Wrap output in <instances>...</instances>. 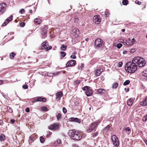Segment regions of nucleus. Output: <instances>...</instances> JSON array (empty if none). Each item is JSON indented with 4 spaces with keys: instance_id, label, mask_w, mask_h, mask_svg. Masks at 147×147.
I'll use <instances>...</instances> for the list:
<instances>
[{
    "instance_id": "nucleus-4",
    "label": "nucleus",
    "mask_w": 147,
    "mask_h": 147,
    "mask_svg": "<svg viewBox=\"0 0 147 147\" xmlns=\"http://www.w3.org/2000/svg\"><path fill=\"white\" fill-rule=\"evenodd\" d=\"M99 123L98 122H96L91 123L88 129H86L87 132L88 133H90L93 131H95Z\"/></svg>"
},
{
    "instance_id": "nucleus-64",
    "label": "nucleus",
    "mask_w": 147,
    "mask_h": 147,
    "mask_svg": "<svg viewBox=\"0 0 147 147\" xmlns=\"http://www.w3.org/2000/svg\"><path fill=\"white\" fill-rule=\"evenodd\" d=\"M3 80H0V84H1L3 83Z\"/></svg>"
},
{
    "instance_id": "nucleus-20",
    "label": "nucleus",
    "mask_w": 147,
    "mask_h": 147,
    "mask_svg": "<svg viewBox=\"0 0 147 147\" xmlns=\"http://www.w3.org/2000/svg\"><path fill=\"white\" fill-rule=\"evenodd\" d=\"M125 130L126 133L128 134H129L131 132V130L130 128L129 127H126L125 128Z\"/></svg>"
},
{
    "instance_id": "nucleus-14",
    "label": "nucleus",
    "mask_w": 147,
    "mask_h": 147,
    "mask_svg": "<svg viewBox=\"0 0 147 147\" xmlns=\"http://www.w3.org/2000/svg\"><path fill=\"white\" fill-rule=\"evenodd\" d=\"M63 95L62 92H59L57 93L56 94V99L57 100H58L60 99Z\"/></svg>"
},
{
    "instance_id": "nucleus-63",
    "label": "nucleus",
    "mask_w": 147,
    "mask_h": 147,
    "mask_svg": "<svg viewBox=\"0 0 147 147\" xmlns=\"http://www.w3.org/2000/svg\"><path fill=\"white\" fill-rule=\"evenodd\" d=\"M127 51L126 50L124 51L123 52V54H127Z\"/></svg>"
},
{
    "instance_id": "nucleus-7",
    "label": "nucleus",
    "mask_w": 147,
    "mask_h": 147,
    "mask_svg": "<svg viewBox=\"0 0 147 147\" xmlns=\"http://www.w3.org/2000/svg\"><path fill=\"white\" fill-rule=\"evenodd\" d=\"M59 128V125L58 123H54L51 124L49 127V129L51 130L58 129Z\"/></svg>"
},
{
    "instance_id": "nucleus-57",
    "label": "nucleus",
    "mask_w": 147,
    "mask_h": 147,
    "mask_svg": "<svg viewBox=\"0 0 147 147\" xmlns=\"http://www.w3.org/2000/svg\"><path fill=\"white\" fill-rule=\"evenodd\" d=\"M15 120L13 119H11L10 120L11 123H14L15 122Z\"/></svg>"
},
{
    "instance_id": "nucleus-54",
    "label": "nucleus",
    "mask_w": 147,
    "mask_h": 147,
    "mask_svg": "<svg viewBox=\"0 0 147 147\" xmlns=\"http://www.w3.org/2000/svg\"><path fill=\"white\" fill-rule=\"evenodd\" d=\"M8 23V22H4L2 24V25L3 26H4L6 25Z\"/></svg>"
},
{
    "instance_id": "nucleus-28",
    "label": "nucleus",
    "mask_w": 147,
    "mask_h": 147,
    "mask_svg": "<svg viewBox=\"0 0 147 147\" xmlns=\"http://www.w3.org/2000/svg\"><path fill=\"white\" fill-rule=\"evenodd\" d=\"M5 136L3 134L1 135L0 136V140L1 141H3L5 140Z\"/></svg>"
},
{
    "instance_id": "nucleus-44",
    "label": "nucleus",
    "mask_w": 147,
    "mask_h": 147,
    "mask_svg": "<svg viewBox=\"0 0 147 147\" xmlns=\"http://www.w3.org/2000/svg\"><path fill=\"white\" fill-rule=\"evenodd\" d=\"M123 65V63L121 61L119 63L118 66L119 67H121Z\"/></svg>"
},
{
    "instance_id": "nucleus-8",
    "label": "nucleus",
    "mask_w": 147,
    "mask_h": 147,
    "mask_svg": "<svg viewBox=\"0 0 147 147\" xmlns=\"http://www.w3.org/2000/svg\"><path fill=\"white\" fill-rule=\"evenodd\" d=\"M6 5L4 3H2L0 4V13H3L6 10Z\"/></svg>"
},
{
    "instance_id": "nucleus-16",
    "label": "nucleus",
    "mask_w": 147,
    "mask_h": 147,
    "mask_svg": "<svg viewBox=\"0 0 147 147\" xmlns=\"http://www.w3.org/2000/svg\"><path fill=\"white\" fill-rule=\"evenodd\" d=\"M134 98H130L127 101V104L129 106H131L134 102Z\"/></svg>"
},
{
    "instance_id": "nucleus-42",
    "label": "nucleus",
    "mask_w": 147,
    "mask_h": 147,
    "mask_svg": "<svg viewBox=\"0 0 147 147\" xmlns=\"http://www.w3.org/2000/svg\"><path fill=\"white\" fill-rule=\"evenodd\" d=\"M136 51V49H132L130 50V52L131 53H134Z\"/></svg>"
},
{
    "instance_id": "nucleus-34",
    "label": "nucleus",
    "mask_w": 147,
    "mask_h": 147,
    "mask_svg": "<svg viewBox=\"0 0 147 147\" xmlns=\"http://www.w3.org/2000/svg\"><path fill=\"white\" fill-rule=\"evenodd\" d=\"M41 109L43 111H47L48 110V109L46 107L44 106L42 107H41Z\"/></svg>"
},
{
    "instance_id": "nucleus-12",
    "label": "nucleus",
    "mask_w": 147,
    "mask_h": 147,
    "mask_svg": "<svg viewBox=\"0 0 147 147\" xmlns=\"http://www.w3.org/2000/svg\"><path fill=\"white\" fill-rule=\"evenodd\" d=\"M101 20L97 17V16H94L93 18V22L96 24H99L100 23Z\"/></svg>"
},
{
    "instance_id": "nucleus-52",
    "label": "nucleus",
    "mask_w": 147,
    "mask_h": 147,
    "mask_svg": "<svg viewBox=\"0 0 147 147\" xmlns=\"http://www.w3.org/2000/svg\"><path fill=\"white\" fill-rule=\"evenodd\" d=\"M70 57L73 59H75L76 58V56L74 55H71V56Z\"/></svg>"
},
{
    "instance_id": "nucleus-33",
    "label": "nucleus",
    "mask_w": 147,
    "mask_h": 147,
    "mask_svg": "<svg viewBox=\"0 0 147 147\" xmlns=\"http://www.w3.org/2000/svg\"><path fill=\"white\" fill-rule=\"evenodd\" d=\"M7 111L10 113H11L12 111V109L9 107H7Z\"/></svg>"
},
{
    "instance_id": "nucleus-13",
    "label": "nucleus",
    "mask_w": 147,
    "mask_h": 147,
    "mask_svg": "<svg viewBox=\"0 0 147 147\" xmlns=\"http://www.w3.org/2000/svg\"><path fill=\"white\" fill-rule=\"evenodd\" d=\"M69 120L70 121L75 122L79 123L81 122L80 120L77 118L71 117L69 119Z\"/></svg>"
},
{
    "instance_id": "nucleus-3",
    "label": "nucleus",
    "mask_w": 147,
    "mask_h": 147,
    "mask_svg": "<svg viewBox=\"0 0 147 147\" xmlns=\"http://www.w3.org/2000/svg\"><path fill=\"white\" fill-rule=\"evenodd\" d=\"M104 43L101 39L98 38L95 40L94 46L96 49H102L104 46Z\"/></svg>"
},
{
    "instance_id": "nucleus-17",
    "label": "nucleus",
    "mask_w": 147,
    "mask_h": 147,
    "mask_svg": "<svg viewBox=\"0 0 147 147\" xmlns=\"http://www.w3.org/2000/svg\"><path fill=\"white\" fill-rule=\"evenodd\" d=\"M140 104L143 106H145L147 105V97L143 101L141 102L140 103Z\"/></svg>"
},
{
    "instance_id": "nucleus-49",
    "label": "nucleus",
    "mask_w": 147,
    "mask_h": 147,
    "mask_svg": "<svg viewBox=\"0 0 147 147\" xmlns=\"http://www.w3.org/2000/svg\"><path fill=\"white\" fill-rule=\"evenodd\" d=\"M135 40L134 39V38H133L132 39V40L131 41L130 43L131 45H132L133 44V43L135 42Z\"/></svg>"
},
{
    "instance_id": "nucleus-10",
    "label": "nucleus",
    "mask_w": 147,
    "mask_h": 147,
    "mask_svg": "<svg viewBox=\"0 0 147 147\" xmlns=\"http://www.w3.org/2000/svg\"><path fill=\"white\" fill-rule=\"evenodd\" d=\"M47 99L45 98H42L41 97H38L34 99L32 101L33 102H35L37 101H42L44 102L46 101Z\"/></svg>"
},
{
    "instance_id": "nucleus-21",
    "label": "nucleus",
    "mask_w": 147,
    "mask_h": 147,
    "mask_svg": "<svg viewBox=\"0 0 147 147\" xmlns=\"http://www.w3.org/2000/svg\"><path fill=\"white\" fill-rule=\"evenodd\" d=\"M98 92L99 94L101 93H105L106 92V91L105 90L103 89H100L98 90Z\"/></svg>"
},
{
    "instance_id": "nucleus-19",
    "label": "nucleus",
    "mask_w": 147,
    "mask_h": 147,
    "mask_svg": "<svg viewBox=\"0 0 147 147\" xmlns=\"http://www.w3.org/2000/svg\"><path fill=\"white\" fill-rule=\"evenodd\" d=\"M86 94L87 96L91 95L92 94V91L91 90H89L86 92Z\"/></svg>"
},
{
    "instance_id": "nucleus-40",
    "label": "nucleus",
    "mask_w": 147,
    "mask_h": 147,
    "mask_svg": "<svg viewBox=\"0 0 147 147\" xmlns=\"http://www.w3.org/2000/svg\"><path fill=\"white\" fill-rule=\"evenodd\" d=\"M122 46V45L121 43H119L117 45V47L119 48H120Z\"/></svg>"
},
{
    "instance_id": "nucleus-51",
    "label": "nucleus",
    "mask_w": 147,
    "mask_h": 147,
    "mask_svg": "<svg viewBox=\"0 0 147 147\" xmlns=\"http://www.w3.org/2000/svg\"><path fill=\"white\" fill-rule=\"evenodd\" d=\"M52 134V132H49L47 134L46 136L47 137H49V136Z\"/></svg>"
},
{
    "instance_id": "nucleus-22",
    "label": "nucleus",
    "mask_w": 147,
    "mask_h": 147,
    "mask_svg": "<svg viewBox=\"0 0 147 147\" xmlns=\"http://www.w3.org/2000/svg\"><path fill=\"white\" fill-rule=\"evenodd\" d=\"M34 22L40 24L41 23V20L40 19L36 18L34 20Z\"/></svg>"
},
{
    "instance_id": "nucleus-2",
    "label": "nucleus",
    "mask_w": 147,
    "mask_h": 147,
    "mask_svg": "<svg viewBox=\"0 0 147 147\" xmlns=\"http://www.w3.org/2000/svg\"><path fill=\"white\" fill-rule=\"evenodd\" d=\"M68 134L70 137L73 140L78 141L80 140L82 138L79 132L75 129L69 130Z\"/></svg>"
},
{
    "instance_id": "nucleus-41",
    "label": "nucleus",
    "mask_w": 147,
    "mask_h": 147,
    "mask_svg": "<svg viewBox=\"0 0 147 147\" xmlns=\"http://www.w3.org/2000/svg\"><path fill=\"white\" fill-rule=\"evenodd\" d=\"M63 111L65 114L67 112V110L64 107H63Z\"/></svg>"
},
{
    "instance_id": "nucleus-29",
    "label": "nucleus",
    "mask_w": 147,
    "mask_h": 147,
    "mask_svg": "<svg viewBox=\"0 0 147 147\" xmlns=\"http://www.w3.org/2000/svg\"><path fill=\"white\" fill-rule=\"evenodd\" d=\"M40 142L42 143H43L45 141L44 138L42 136L40 137Z\"/></svg>"
},
{
    "instance_id": "nucleus-48",
    "label": "nucleus",
    "mask_w": 147,
    "mask_h": 147,
    "mask_svg": "<svg viewBox=\"0 0 147 147\" xmlns=\"http://www.w3.org/2000/svg\"><path fill=\"white\" fill-rule=\"evenodd\" d=\"M143 120L144 121H146L147 120V115L143 118Z\"/></svg>"
},
{
    "instance_id": "nucleus-45",
    "label": "nucleus",
    "mask_w": 147,
    "mask_h": 147,
    "mask_svg": "<svg viewBox=\"0 0 147 147\" xmlns=\"http://www.w3.org/2000/svg\"><path fill=\"white\" fill-rule=\"evenodd\" d=\"M23 87L24 89H26L28 88V86L27 85H24L23 86Z\"/></svg>"
},
{
    "instance_id": "nucleus-37",
    "label": "nucleus",
    "mask_w": 147,
    "mask_h": 147,
    "mask_svg": "<svg viewBox=\"0 0 147 147\" xmlns=\"http://www.w3.org/2000/svg\"><path fill=\"white\" fill-rule=\"evenodd\" d=\"M110 127V126L109 125H108L107 127H106L104 129V130L105 131H107L109 130V128Z\"/></svg>"
},
{
    "instance_id": "nucleus-61",
    "label": "nucleus",
    "mask_w": 147,
    "mask_h": 147,
    "mask_svg": "<svg viewBox=\"0 0 147 147\" xmlns=\"http://www.w3.org/2000/svg\"><path fill=\"white\" fill-rule=\"evenodd\" d=\"M72 54L75 55H76L77 54V52L76 51H74L73 52Z\"/></svg>"
},
{
    "instance_id": "nucleus-53",
    "label": "nucleus",
    "mask_w": 147,
    "mask_h": 147,
    "mask_svg": "<svg viewBox=\"0 0 147 147\" xmlns=\"http://www.w3.org/2000/svg\"><path fill=\"white\" fill-rule=\"evenodd\" d=\"M25 111L27 112H29L30 111V109L28 108H26L25 109Z\"/></svg>"
},
{
    "instance_id": "nucleus-15",
    "label": "nucleus",
    "mask_w": 147,
    "mask_h": 147,
    "mask_svg": "<svg viewBox=\"0 0 147 147\" xmlns=\"http://www.w3.org/2000/svg\"><path fill=\"white\" fill-rule=\"evenodd\" d=\"M42 48L41 49H42L43 50L44 49H46L47 50V47H48V44L47 42H43L42 44Z\"/></svg>"
},
{
    "instance_id": "nucleus-5",
    "label": "nucleus",
    "mask_w": 147,
    "mask_h": 147,
    "mask_svg": "<svg viewBox=\"0 0 147 147\" xmlns=\"http://www.w3.org/2000/svg\"><path fill=\"white\" fill-rule=\"evenodd\" d=\"M111 140L113 145L117 147L119 144V142L117 137L115 135H113L111 137Z\"/></svg>"
},
{
    "instance_id": "nucleus-47",
    "label": "nucleus",
    "mask_w": 147,
    "mask_h": 147,
    "mask_svg": "<svg viewBox=\"0 0 147 147\" xmlns=\"http://www.w3.org/2000/svg\"><path fill=\"white\" fill-rule=\"evenodd\" d=\"M20 25L21 26L23 27L25 25V23L24 22H21L20 24Z\"/></svg>"
},
{
    "instance_id": "nucleus-31",
    "label": "nucleus",
    "mask_w": 147,
    "mask_h": 147,
    "mask_svg": "<svg viewBox=\"0 0 147 147\" xmlns=\"http://www.w3.org/2000/svg\"><path fill=\"white\" fill-rule=\"evenodd\" d=\"M61 117V114L60 113H58L57 116V119L58 120H59L60 119Z\"/></svg>"
},
{
    "instance_id": "nucleus-59",
    "label": "nucleus",
    "mask_w": 147,
    "mask_h": 147,
    "mask_svg": "<svg viewBox=\"0 0 147 147\" xmlns=\"http://www.w3.org/2000/svg\"><path fill=\"white\" fill-rule=\"evenodd\" d=\"M52 47L51 46H49V47H47V50H50L51 49H52Z\"/></svg>"
},
{
    "instance_id": "nucleus-6",
    "label": "nucleus",
    "mask_w": 147,
    "mask_h": 147,
    "mask_svg": "<svg viewBox=\"0 0 147 147\" xmlns=\"http://www.w3.org/2000/svg\"><path fill=\"white\" fill-rule=\"evenodd\" d=\"M48 28L47 26H45L42 29L41 33L42 38H45L46 36Z\"/></svg>"
},
{
    "instance_id": "nucleus-55",
    "label": "nucleus",
    "mask_w": 147,
    "mask_h": 147,
    "mask_svg": "<svg viewBox=\"0 0 147 147\" xmlns=\"http://www.w3.org/2000/svg\"><path fill=\"white\" fill-rule=\"evenodd\" d=\"M98 134V133L97 132H96V133H94L93 134V136H97Z\"/></svg>"
},
{
    "instance_id": "nucleus-43",
    "label": "nucleus",
    "mask_w": 147,
    "mask_h": 147,
    "mask_svg": "<svg viewBox=\"0 0 147 147\" xmlns=\"http://www.w3.org/2000/svg\"><path fill=\"white\" fill-rule=\"evenodd\" d=\"M79 21V19L78 18H75L74 22L75 23H77Z\"/></svg>"
},
{
    "instance_id": "nucleus-35",
    "label": "nucleus",
    "mask_w": 147,
    "mask_h": 147,
    "mask_svg": "<svg viewBox=\"0 0 147 147\" xmlns=\"http://www.w3.org/2000/svg\"><path fill=\"white\" fill-rule=\"evenodd\" d=\"M130 83V81L129 80H126L124 83L123 85L124 86L126 85L129 84Z\"/></svg>"
},
{
    "instance_id": "nucleus-60",
    "label": "nucleus",
    "mask_w": 147,
    "mask_h": 147,
    "mask_svg": "<svg viewBox=\"0 0 147 147\" xmlns=\"http://www.w3.org/2000/svg\"><path fill=\"white\" fill-rule=\"evenodd\" d=\"M136 3L137 4H139V5H141V2H139L138 1H136Z\"/></svg>"
},
{
    "instance_id": "nucleus-39",
    "label": "nucleus",
    "mask_w": 147,
    "mask_h": 147,
    "mask_svg": "<svg viewBox=\"0 0 147 147\" xmlns=\"http://www.w3.org/2000/svg\"><path fill=\"white\" fill-rule=\"evenodd\" d=\"M80 83V81L79 80H77L76 81L74 82V84L75 85H78Z\"/></svg>"
},
{
    "instance_id": "nucleus-11",
    "label": "nucleus",
    "mask_w": 147,
    "mask_h": 147,
    "mask_svg": "<svg viewBox=\"0 0 147 147\" xmlns=\"http://www.w3.org/2000/svg\"><path fill=\"white\" fill-rule=\"evenodd\" d=\"M79 32V30L78 29L75 28L71 31V34L74 36L75 37H77L78 36Z\"/></svg>"
},
{
    "instance_id": "nucleus-25",
    "label": "nucleus",
    "mask_w": 147,
    "mask_h": 147,
    "mask_svg": "<svg viewBox=\"0 0 147 147\" xmlns=\"http://www.w3.org/2000/svg\"><path fill=\"white\" fill-rule=\"evenodd\" d=\"M142 75L145 77H147V69L144 70L142 72Z\"/></svg>"
},
{
    "instance_id": "nucleus-50",
    "label": "nucleus",
    "mask_w": 147,
    "mask_h": 147,
    "mask_svg": "<svg viewBox=\"0 0 147 147\" xmlns=\"http://www.w3.org/2000/svg\"><path fill=\"white\" fill-rule=\"evenodd\" d=\"M125 44L127 45H131L130 42L129 43L128 42L126 41L125 42Z\"/></svg>"
},
{
    "instance_id": "nucleus-26",
    "label": "nucleus",
    "mask_w": 147,
    "mask_h": 147,
    "mask_svg": "<svg viewBox=\"0 0 147 147\" xmlns=\"http://www.w3.org/2000/svg\"><path fill=\"white\" fill-rule=\"evenodd\" d=\"M29 142H30V143L34 141V136H33L31 135L29 137Z\"/></svg>"
},
{
    "instance_id": "nucleus-18",
    "label": "nucleus",
    "mask_w": 147,
    "mask_h": 147,
    "mask_svg": "<svg viewBox=\"0 0 147 147\" xmlns=\"http://www.w3.org/2000/svg\"><path fill=\"white\" fill-rule=\"evenodd\" d=\"M102 71L103 70L102 69L96 70V72H95V74L96 76H99L100 75Z\"/></svg>"
},
{
    "instance_id": "nucleus-1",
    "label": "nucleus",
    "mask_w": 147,
    "mask_h": 147,
    "mask_svg": "<svg viewBox=\"0 0 147 147\" xmlns=\"http://www.w3.org/2000/svg\"><path fill=\"white\" fill-rule=\"evenodd\" d=\"M146 63L145 60L140 57H135L132 62H128L126 64L125 69L127 72L132 73L135 72L137 69V66L142 67Z\"/></svg>"
},
{
    "instance_id": "nucleus-9",
    "label": "nucleus",
    "mask_w": 147,
    "mask_h": 147,
    "mask_svg": "<svg viewBox=\"0 0 147 147\" xmlns=\"http://www.w3.org/2000/svg\"><path fill=\"white\" fill-rule=\"evenodd\" d=\"M76 64V61L74 60H71L69 61L66 65V67H72L74 66Z\"/></svg>"
},
{
    "instance_id": "nucleus-30",
    "label": "nucleus",
    "mask_w": 147,
    "mask_h": 147,
    "mask_svg": "<svg viewBox=\"0 0 147 147\" xmlns=\"http://www.w3.org/2000/svg\"><path fill=\"white\" fill-rule=\"evenodd\" d=\"M128 2L127 0H123L122 1V3L123 5H126L127 4Z\"/></svg>"
},
{
    "instance_id": "nucleus-58",
    "label": "nucleus",
    "mask_w": 147,
    "mask_h": 147,
    "mask_svg": "<svg viewBox=\"0 0 147 147\" xmlns=\"http://www.w3.org/2000/svg\"><path fill=\"white\" fill-rule=\"evenodd\" d=\"M105 14L106 15V16L107 17L108 16H109V13L108 12H105Z\"/></svg>"
},
{
    "instance_id": "nucleus-56",
    "label": "nucleus",
    "mask_w": 147,
    "mask_h": 147,
    "mask_svg": "<svg viewBox=\"0 0 147 147\" xmlns=\"http://www.w3.org/2000/svg\"><path fill=\"white\" fill-rule=\"evenodd\" d=\"M57 142L58 144H60L61 143V140L59 139L57 140Z\"/></svg>"
},
{
    "instance_id": "nucleus-62",
    "label": "nucleus",
    "mask_w": 147,
    "mask_h": 147,
    "mask_svg": "<svg viewBox=\"0 0 147 147\" xmlns=\"http://www.w3.org/2000/svg\"><path fill=\"white\" fill-rule=\"evenodd\" d=\"M3 121L1 120H0V125H1L3 124Z\"/></svg>"
},
{
    "instance_id": "nucleus-46",
    "label": "nucleus",
    "mask_w": 147,
    "mask_h": 147,
    "mask_svg": "<svg viewBox=\"0 0 147 147\" xmlns=\"http://www.w3.org/2000/svg\"><path fill=\"white\" fill-rule=\"evenodd\" d=\"M24 9H21L20 11V13L21 14H22L24 12Z\"/></svg>"
},
{
    "instance_id": "nucleus-24",
    "label": "nucleus",
    "mask_w": 147,
    "mask_h": 147,
    "mask_svg": "<svg viewBox=\"0 0 147 147\" xmlns=\"http://www.w3.org/2000/svg\"><path fill=\"white\" fill-rule=\"evenodd\" d=\"M60 53L61 55V57L60 58L61 59H62L64 57L66 54V53L65 52L63 51H61L60 52Z\"/></svg>"
},
{
    "instance_id": "nucleus-32",
    "label": "nucleus",
    "mask_w": 147,
    "mask_h": 147,
    "mask_svg": "<svg viewBox=\"0 0 147 147\" xmlns=\"http://www.w3.org/2000/svg\"><path fill=\"white\" fill-rule=\"evenodd\" d=\"M118 86V84L117 83H114L113 86V88H116Z\"/></svg>"
},
{
    "instance_id": "nucleus-36",
    "label": "nucleus",
    "mask_w": 147,
    "mask_h": 147,
    "mask_svg": "<svg viewBox=\"0 0 147 147\" xmlns=\"http://www.w3.org/2000/svg\"><path fill=\"white\" fill-rule=\"evenodd\" d=\"M13 17L12 16H11L9 18H7L6 20L8 22L11 21L12 20Z\"/></svg>"
},
{
    "instance_id": "nucleus-27",
    "label": "nucleus",
    "mask_w": 147,
    "mask_h": 147,
    "mask_svg": "<svg viewBox=\"0 0 147 147\" xmlns=\"http://www.w3.org/2000/svg\"><path fill=\"white\" fill-rule=\"evenodd\" d=\"M16 55V54L14 53H11L10 54V58L11 59H13L15 55Z\"/></svg>"
},
{
    "instance_id": "nucleus-23",
    "label": "nucleus",
    "mask_w": 147,
    "mask_h": 147,
    "mask_svg": "<svg viewBox=\"0 0 147 147\" xmlns=\"http://www.w3.org/2000/svg\"><path fill=\"white\" fill-rule=\"evenodd\" d=\"M67 48V46L65 45H62L61 47V51H64L66 50Z\"/></svg>"
},
{
    "instance_id": "nucleus-38",
    "label": "nucleus",
    "mask_w": 147,
    "mask_h": 147,
    "mask_svg": "<svg viewBox=\"0 0 147 147\" xmlns=\"http://www.w3.org/2000/svg\"><path fill=\"white\" fill-rule=\"evenodd\" d=\"M89 87L86 86L83 88L82 89L83 90H86L89 89Z\"/></svg>"
}]
</instances>
